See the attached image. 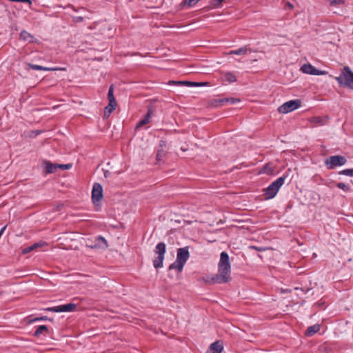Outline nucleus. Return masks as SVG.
Instances as JSON below:
<instances>
[{
    "instance_id": "1",
    "label": "nucleus",
    "mask_w": 353,
    "mask_h": 353,
    "mask_svg": "<svg viewBox=\"0 0 353 353\" xmlns=\"http://www.w3.org/2000/svg\"><path fill=\"white\" fill-rule=\"evenodd\" d=\"M231 265L229 260V255L225 252L220 254V259L218 263V273L212 276L210 280L206 282L210 283H225L231 280L230 277Z\"/></svg>"
},
{
    "instance_id": "40",
    "label": "nucleus",
    "mask_w": 353,
    "mask_h": 353,
    "mask_svg": "<svg viewBox=\"0 0 353 353\" xmlns=\"http://www.w3.org/2000/svg\"><path fill=\"white\" fill-rule=\"evenodd\" d=\"M67 6H68V8H72V10H73L74 11H75V12H77V11H78V10H77V9H76V8H75L73 6H72L71 4H68Z\"/></svg>"
},
{
    "instance_id": "30",
    "label": "nucleus",
    "mask_w": 353,
    "mask_h": 353,
    "mask_svg": "<svg viewBox=\"0 0 353 353\" xmlns=\"http://www.w3.org/2000/svg\"><path fill=\"white\" fill-rule=\"evenodd\" d=\"M64 68H48V67H44L41 66V70L43 71H55V70H64Z\"/></svg>"
},
{
    "instance_id": "8",
    "label": "nucleus",
    "mask_w": 353,
    "mask_h": 353,
    "mask_svg": "<svg viewBox=\"0 0 353 353\" xmlns=\"http://www.w3.org/2000/svg\"><path fill=\"white\" fill-rule=\"evenodd\" d=\"M300 71L304 74L311 75H325L327 74V71L318 70L310 63L303 64L301 67Z\"/></svg>"
},
{
    "instance_id": "6",
    "label": "nucleus",
    "mask_w": 353,
    "mask_h": 353,
    "mask_svg": "<svg viewBox=\"0 0 353 353\" xmlns=\"http://www.w3.org/2000/svg\"><path fill=\"white\" fill-rule=\"evenodd\" d=\"M301 101L299 99L290 100L282 104L278 108V112L283 114H287L298 109L301 106Z\"/></svg>"
},
{
    "instance_id": "29",
    "label": "nucleus",
    "mask_w": 353,
    "mask_h": 353,
    "mask_svg": "<svg viewBox=\"0 0 353 353\" xmlns=\"http://www.w3.org/2000/svg\"><path fill=\"white\" fill-rule=\"evenodd\" d=\"M46 245V243L44 241H39L37 243H35L32 245V247L34 248V250H37L38 248H42L43 246Z\"/></svg>"
},
{
    "instance_id": "22",
    "label": "nucleus",
    "mask_w": 353,
    "mask_h": 353,
    "mask_svg": "<svg viewBox=\"0 0 353 353\" xmlns=\"http://www.w3.org/2000/svg\"><path fill=\"white\" fill-rule=\"evenodd\" d=\"M150 112L146 114V116L144 117V119H143L142 120H141L137 125V128H141L142 127L143 125L147 124L148 123H149L150 121Z\"/></svg>"
},
{
    "instance_id": "14",
    "label": "nucleus",
    "mask_w": 353,
    "mask_h": 353,
    "mask_svg": "<svg viewBox=\"0 0 353 353\" xmlns=\"http://www.w3.org/2000/svg\"><path fill=\"white\" fill-rule=\"evenodd\" d=\"M248 52H253L252 50H249L247 46H243L239 49L230 50L228 52V54H235V55H245Z\"/></svg>"
},
{
    "instance_id": "7",
    "label": "nucleus",
    "mask_w": 353,
    "mask_h": 353,
    "mask_svg": "<svg viewBox=\"0 0 353 353\" xmlns=\"http://www.w3.org/2000/svg\"><path fill=\"white\" fill-rule=\"evenodd\" d=\"M346 161L347 160L344 157L336 155L326 159L325 163L328 169L332 170L336 167L345 165Z\"/></svg>"
},
{
    "instance_id": "15",
    "label": "nucleus",
    "mask_w": 353,
    "mask_h": 353,
    "mask_svg": "<svg viewBox=\"0 0 353 353\" xmlns=\"http://www.w3.org/2000/svg\"><path fill=\"white\" fill-rule=\"evenodd\" d=\"M222 75L223 80L228 83H234L237 80L235 74L230 72H224Z\"/></svg>"
},
{
    "instance_id": "34",
    "label": "nucleus",
    "mask_w": 353,
    "mask_h": 353,
    "mask_svg": "<svg viewBox=\"0 0 353 353\" xmlns=\"http://www.w3.org/2000/svg\"><path fill=\"white\" fill-rule=\"evenodd\" d=\"M47 319V317L46 316H41V317H37L34 319H32L30 321V323H34V322H36V321H44V320H46Z\"/></svg>"
},
{
    "instance_id": "37",
    "label": "nucleus",
    "mask_w": 353,
    "mask_h": 353,
    "mask_svg": "<svg viewBox=\"0 0 353 353\" xmlns=\"http://www.w3.org/2000/svg\"><path fill=\"white\" fill-rule=\"evenodd\" d=\"M227 101H230L231 103L234 104L236 102H239V99H234V98H232L230 99H227L226 100Z\"/></svg>"
},
{
    "instance_id": "2",
    "label": "nucleus",
    "mask_w": 353,
    "mask_h": 353,
    "mask_svg": "<svg viewBox=\"0 0 353 353\" xmlns=\"http://www.w3.org/2000/svg\"><path fill=\"white\" fill-rule=\"evenodd\" d=\"M190 257V253L187 247L181 248L177 250L176 259L170 265V269H175L179 272H181L184 265Z\"/></svg>"
},
{
    "instance_id": "24",
    "label": "nucleus",
    "mask_w": 353,
    "mask_h": 353,
    "mask_svg": "<svg viewBox=\"0 0 353 353\" xmlns=\"http://www.w3.org/2000/svg\"><path fill=\"white\" fill-rule=\"evenodd\" d=\"M200 0H183V3L185 6L191 8L196 5Z\"/></svg>"
},
{
    "instance_id": "4",
    "label": "nucleus",
    "mask_w": 353,
    "mask_h": 353,
    "mask_svg": "<svg viewBox=\"0 0 353 353\" xmlns=\"http://www.w3.org/2000/svg\"><path fill=\"white\" fill-rule=\"evenodd\" d=\"M335 79L340 85L353 89V72L348 66L344 67L341 74Z\"/></svg>"
},
{
    "instance_id": "32",
    "label": "nucleus",
    "mask_w": 353,
    "mask_h": 353,
    "mask_svg": "<svg viewBox=\"0 0 353 353\" xmlns=\"http://www.w3.org/2000/svg\"><path fill=\"white\" fill-rule=\"evenodd\" d=\"M33 250H34V248H33L32 245L30 246H28L26 248H24L22 250L21 252H22V254H28V253H29V252H32Z\"/></svg>"
},
{
    "instance_id": "3",
    "label": "nucleus",
    "mask_w": 353,
    "mask_h": 353,
    "mask_svg": "<svg viewBox=\"0 0 353 353\" xmlns=\"http://www.w3.org/2000/svg\"><path fill=\"white\" fill-rule=\"evenodd\" d=\"M285 177L280 176L273 181L268 188L263 190V195L265 199L274 198L278 193L281 187L284 184Z\"/></svg>"
},
{
    "instance_id": "9",
    "label": "nucleus",
    "mask_w": 353,
    "mask_h": 353,
    "mask_svg": "<svg viewBox=\"0 0 353 353\" xmlns=\"http://www.w3.org/2000/svg\"><path fill=\"white\" fill-rule=\"evenodd\" d=\"M77 307V305L74 303H68L61 305L55 307L46 308L45 310L53 312H67L74 311Z\"/></svg>"
},
{
    "instance_id": "43",
    "label": "nucleus",
    "mask_w": 353,
    "mask_h": 353,
    "mask_svg": "<svg viewBox=\"0 0 353 353\" xmlns=\"http://www.w3.org/2000/svg\"><path fill=\"white\" fill-rule=\"evenodd\" d=\"M1 294V292H0V294Z\"/></svg>"
},
{
    "instance_id": "36",
    "label": "nucleus",
    "mask_w": 353,
    "mask_h": 353,
    "mask_svg": "<svg viewBox=\"0 0 353 353\" xmlns=\"http://www.w3.org/2000/svg\"><path fill=\"white\" fill-rule=\"evenodd\" d=\"M58 167L62 168L64 169H69L71 168V165L70 164L58 165Z\"/></svg>"
},
{
    "instance_id": "21",
    "label": "nucleus",
    "mask_w": 353,
    "mask_h": 353,
    "mask_svg": "<svg viewBox=\"0 0 353 353\" xmlns=\"http://www.w3.org/2000/svg\"><path fill=\"white\" fill-rule=\"evenodd\" d=\"M48 327L44 325H39L34 332V336H39L43 332L48 331Z\"/></svg>"
},
{
    "instance_id": "42",
    "label": "nucleus",
    "mask_w": 353,
    "mask_h": 353,
    "mask_svg": "<svg viewBox=\"0 0 353 353\" xmlns=\"http://www.w3.org/2000/svg\"><path fill=\"white\" fill-rule=\"evenodd\" d=\"M160 146L161 147L165 146V142L161 141V143H160Z\"/></svg>"
},
{
    "instance_id": "39",
    "label": "nucleus",
    "mask_w": 353,
    "mask_h": 353,
    "mask_svg": "<svg viewBox=\"0 0 353 353\" xmlns=\"http://www.w3.org/2000/svg\"><path fill=\"white\" fill-rule=\"evenodd\" d=\"M252 249H254V250H258V251H262V250H263V249H262V248H257V247H256V246H252Z\"/></svg>"
},
{
    "instance_id": "10",
    "label": "nucleus",
    "mask_w": 353,
    "mask_h": 353,
    "mask_svg": "<svg viewBox=\"0 0 353 353\" xmlns=\"http://www.w3.org/2000/svg\"><path fill=\"white\" fill-rule=\"evenodd\" d=\"M103 197V188L101 184L95 183L93 185L92 190V199L94 205H98V203Z\"/></svg>"
},
{
    "instance_id": "35",
    "label": "nucleus",
    "mask_w": 353,
    "mask_h": 353,
    "mask_svg": "<svg viewBox=\"0 0 353 353\" xmlns=\"http://www.w3.org/2000/svg\"><path fill=\"white\" fill-rule=\"evenodd\" d=\"M72 19H73V21L75 23H80L81 21H83V17H79V16L73 17Z\"/></svg>"
},
{
    "instance_id": "18",
    "label": "nucleus",
    "mask_w": 353,
    "mask_h": 353,
    "mask_svg": "<svg viewBox=\"0 0 353 353\" xmlns=\"http://www.w3.org/2000/svg\"><path fill=\"white\" fill-rule=\"evenodd\" d=\"M117 103H111L109 101L108 105H107L104 109V117H108L112 111L116 108Z\"/></svg>"
},
{
    "instance_id": "5",
    "label": "nucleus",
    "mask_w": 353,
    "mask_h": 353,
    "mask_svg": "<svg viewBox=\"0 0 353 353\" xmlns=\"http://www.w3.org/2000/svg\"><path fill=\"white\" fill-rule=\"evenodd\" d=\"M154 252L157 254V256L153 260V265L156 269H158L163 266L165 253V244L163 242L159 243L156 245Z\"/></svg>"
},
{
    "instance_id": "25",
    "label": "nucleus",
    "mask_w": 353,
    "mask_h": 353,
    "mask_svg": "<svg viewBox=\"0 0 353 353\" xmlns=\"http://www.w3.org/2000/svg\"><path fill=\"white\" fill-rule=\"evenodd\" d=\"M336 187L346 192L350 190V185L344 183H338Z\"/></svg>"
},
{
    "instance_id": "31",
    "label": "nucleus",
    "mask_w": 353,
    "mask_h": 353,
    "mask_svg": "<svg viewBox=\"0 0 353 353\" xmlns=\"http://www.w3.org/2000/svg\"><path fill=\"white\" fill-rule=\"evenodd\" d=\"M27 65L29 69H32V70H41V65H39L28 63Z\"/></svg>"
},
{
    "instance_id": "41",
    "label": "nucleus",
    "mask_w": 353,
    "mask_h": 353,
    "mask_svg": "<svg viewBox=\"0 0 353 353\" xmlns=\"http://www.w3.org/2000/svg\"><path fill=\"white\" fill-rule=\"evenodd\" d=\"M32 137H36V136H37L39 134V132H38V131L32 132Z\"/></svg>"
},
{
    "instance_id": "33",
    "label": "nucleus",
    "mask_w": 353,
    "mask_h": 353,
    "mask_svg": "<svg viewBox=\"0 0 353 353\" xmlns=\"http://www.w3.org/2000/svg\"><path fill=\"white\" fill-rule=\"evenodd\" d=\"M322 121H323L322 118H321L319 117H313L312 119V122L316 124H321Z\"/></svg>"
},
{
    "instance_id": "12",
    "label": "nucleus",
    "mask_w": 353,
    "mask_h": 353,
    "mask_svg": "<svg viewBox=\"0 0 353 353\" xmlns=\"http://www.w3.org/2000/svg\"><path fill=\"white\" fill-rule=\"evenodd\" d=\"M169 85H186L188 87H200L208 85V82H194V81H170L168 82Z\"/></svg>"
},
{
    "instance_id": "13",
    "label": "nucleus",
    "mask_w": 353,
    "mask_h": 353,
    "mask_svg": "<svg viewBox=\"0 0 353 353\" xmlns=\"http://www.w3.org/2000/svg\"><path fill=\"white\" fill-rule=\"evenodd\" d=\"M223 350L222 343L220 341H216L210 345L208 353H221Z\"/></svg>"
},
{
    "instance_id": "27",
    "label": "nucleus",
    "mask_w": 353,
    "mask_h": 353,
    "mask_svg": "<svg viewBox=\"0 0 353 353\" xmlns=\"http://www.w3.org/2000/svg\"><path fill=\"white\" fill-rule=\"evenodd\" d=\"M165 151L163 149L159 150L157 154V161L159 162L161 161L165 156Z\"/></svg>"
},
{
    "instance_id": "23",
    "label": "nucleus",
    "mask_w": 353,
    "mask_h": 353,
    "mask_svg": "<svg viewBox=\"0 0 353 353\" xmlns=\"http://www.w3.org/2000/svg\"><path fill=\"white\" fill-rule=\"evenodd\" d=\"M108 100L111 103H117L116 102V100L114 99V94H113V86L111 85L109 88V90H108Z\"/></svg>"
},
{
    "instance_id": "19",
    "label": "nucleus",
    "mask_w": 353,
    "mask_h": 353,
    "mask_svg": "<svg viewBox=\"0 0 353 353\" xmlns=\"http://www.w3.org/2000/svg\"><path fill=\"white\" fill-rule=\"evenodd\" d=\"M223 1L224 0H210L209 7L212 9L221 8Z\"/></svg>"
},
{
    "instance_id": "38",
    "label": "nucleus",
    "mask_w": 353,
    "mask_h": 353,
    "mask_svg": "<svg viewBox=\"0 0 353 353\" xmlns=\"http://www.w3.org/2000/svg\"><path fill=\"white\" fill-rule=\"evenodd\" d=\"M288 8L289 9H292L294 8V6L293 4H292L290 2H286L285 3V8Z\"/></svg>"
},
{
    "instance_id": "28",
    "label": "nucleus",
    "mask_w": 353,
    "mask_h": 353,
    "mask_svg": "<svg viewBox=\"0 0 353 353\" xmlns=\"http://www.w3.org/2000/svg\"><path fill=\"white\" fill-rule=\"evenodd\" d=\"M340 174L353 176V168L351 169H345L339 172Z\"/></svg>"
},
{
    "instance_id": "26",
    "label": "nucleus",
    "mask_w": 353,
    "mask_h": 353,
    "mask_svg": "<svg viewBox=\"0 0 353 353\" xmlns=\"http://www.w3.org/2000/svg\"><path fill=\"white\" fill-rule=\"evenodd\" d=\"M345 3V0H330L331 6H340Z\"/></svg>"
},
{
    "instance_id": "16",
    "label": "nucleus",
    "mask_w": 353,
    "mask_h": 353,
    "mask_svg": "<svg viewBox=\"0 0 353 353\" xmlns=\"http://www.w3.org/2000/svg\"><path fill=\"white\" fill-rule=\"evenodd\" d=\"M320 325L315 324L314 325L310 326L305 331V335L307 336H312L315 333L318 332L320 330Z\"/></svg>"
},
{
    "instance_id": "20",
    "label": "nucleus",
    "mask_w": 353,
    "mask_h": 353,
    "mask_svg": "<svg viewBox=\"0 0 353 353\" xmlns=\"http://www.w3.org/2000/svg\"><path fill=\"white\" fill-rule=\"evenodd\" d=\"M57 168H59L58 165L52 164L50 162L46 163V171L48 173L54 172L57 170Z\"/></svg>"
},
{
    "instance_id": "11",
    "label": "nucleus",
    "mask_w": 353,
    "mask_h": 353,
    "mask_svg": "<svg viewBox=\"0 0 353 353\" xmlns=\"http://www.w3.org/2000/svg\"><path fill=\"white\" fill-rule=\"evenodd\" d=\"M88 246L92 249L105 250L108 248V243L103 237L99 236L92 241Z\"/></svg>"
},
{
    "instance_id": "17",
    "label": "nucleus",
    "mask_w": 353,
    "mask_h": 353,
    "mask_svg": "<svg viewBox=\"0 0 353 353\" xmlns=\"http://www.w3.org/2000/svg\"><path fill=\"white\" fill-rule=\"evenodd\" d=\"M20 39L23 41H28L29 43H32L34 41V37L26 30L21 32Z\"/></svg>"
}]
</instances>
